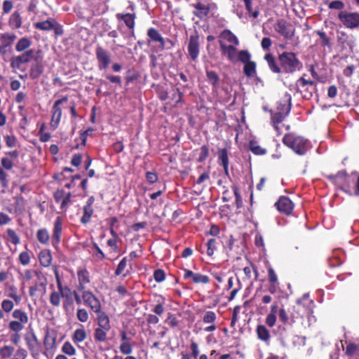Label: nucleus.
<instances>
[{
    "mask_svg": "<svg viewBox=\"0 0 359 359\" xmlns=\"http://www.w3.org/2000/svg\"><path fill=\"white\" fill-rule=\"evenodd\" d=\"M44 72L43 55L41 49L36 50V55L32 62L28 73L20 74L19 77L22 79L29 78L31 79H38Z\"/></svg>",
    "mask_w": 359,
    "mask_h": 359,
    "instance_id": "8",
    "label": "nucleus"
},
{
    "mask_svg": "<svg viewBox=\"0 0 359 359\" xmlns=\"http://www.w3.org/2000/svg\"><path fill=\"white\" fill-rule=\"evenodd\" d=\"M53 197L55 202L60 205L62 211H66L68 209L72 197L70 191L66 192L65 190L58 189L54 192Z\"/></svg>",
    "mask_w": 359,
    "mask_h": 359,
    "instance_id": "19",
    "label": "nucleus"
},
{
    "mask_svg": "<svg viewBox=\"0 0 359 359\" xmlns=\"http://www.w3.org/2000/svg\"><path fill=\"white\" fill-rule=\"evenodd\" d=\"M76 318L79 321L86 323L89 319V313L86 309L83 308H79L76 310Z\"/></svg>",
    "mask_w": 359,
    "mask_h": 359,
    "instance_id": "61",
    "label": "nucleus"
},
{
    "mask_svg": "<svg viewBox=\"0 0 359 359\" xmlns=\"http://www.w3.org/2000/svg\"><path fill=\"white\" fill-rule=\"evenodd\" d=\"M217 163L224 168L226 176L229 177V152L226 148L217 149Z\"/></svg>",
    "mask_w": 359,
    "mask_h": 359,
    "instance_id": "24",
    "label": "nucleus"
},
{
    "mask_svg": "<svg viewBox=\"0 0 359 359\" xmlns=\"http://www.w3.org/2000/svg\"><path fill=\"white\" fill-rule=\"evenodd\" d=\"M221 53L226 55L227 59L231 62H236L237 59L238 50L235 45H226L225 42L219 41Z\"/></svg>",
    "mask_w": 359,
    "mask_h": 359,
    "instance_id": "25",
    "label": "nucleus"
},
{
    "mask_svg": "<svg viewBox=\"0 0 359 359\" xmlns=\"http://www.w3.org/2000/svg\"><path fill=\"white\" fill-rule=\"evenodd\" d=\"M282 142L298 155H305L309 149V140L294 133L285 134Z\"/></svg>",
    "mask_w": 359,
    "mask_h": 359,
    "instance_id": "5",
    "label": "nucleus"
},
{
    "mask_svg": "<svg viewBox=\"0 0 359 359\" xmlns=\"http://www.w3.org/2000/svg\"><path fill=\"white\" fill-rule=\"evenodd\" d=\"M127 266V257H125L121 259L115 271L116 276H121L126 277L128 272H125Z\"/></svg>",
    "mask_w": 359,
    "mask_h": 359,
    "instance_id": "54",
    "label": "nucleus"
},
{
    "mask_svg": "<svg viewBox=\"0 0 359 359\" xmlns=\"http://www.w3.org/2000/svg\"><path fill=\"white\" fill-rule=\"evenodd\" d=\"M296 302L299 305L305 317H309L312 314L314 302L310 299L309 294H303L301 298L296 300Z\"/></svg>",
    "mask_w": 359,
    "mask_h": 359,
    "instance_id": "21",
    "label": "nucleus"
},
{
    "mask_svg": "<svg viewBox=\"0 0 359 359\" xmlns=\"http://www.w3.org/2000/svg\"><path fill=\"white\" fill-rule=\"evenodd\" d=\"M95 56L97 62V68L100 70L108 69L111 63V55L109 51L101 45H97L95 47Z\"/></svg>",
    "mask_w": 359,
    "mask_h": 359,
    "instance_id": "12",
    "label": "nucleus"
},
{
    "mask_svg": "<svg viewBox=\"0 0 359 359\" xmlns=\"http://www.w3.org/2000/svg\"><path fill=\"white\" fill-rule=\"evenodd\" d=\"M25 341L30 352L34 351L39 344L37 336L34 331H31L25 334Z\"/></svg>",
    "mask_w": 359,
    "mask_h": 359,
    "instance_id": "32",
    "label": "nucleus"
},
{
    "mask_svg": "<svg viewBox=\"0 0 359 359\" xmlns=\"http://www.w3.org/2000/svg\"><path fill=\"white\" fill-rule=\"evenodd\" d=\"M83 211V213L80 219V222L83 224H87L90 222L93 214V208H89V206L84 205Z\"/></svg>",
    "mask_w": 359,
    "mask_h": 359,
    "instance_id": "49",
    "label": "nucleus"
},
{
    "mask_svg": "<svg viewBox=\"0 0 359 359\" xmlns=\"http://www.w3.org/2000/svg\"><path fill=\"white\" fill-rule=\"evenodd\" d=\"M56 280L57 290H53L49 295V302L53 307H59L61 299H63L62 308L65 313L74 312V305L73 299V290L69 285L63 284L59 271L56 266L53 268Z\"/></svg>",
    "mask_w": 359,
    "mask_h": 359,
    "instance_id": "2",
    "label": "nucleus"
},
{
    "mask_svg": "<svg viewBox=\"0 0 359 359\" xmlns=\"http://www.w3.org/2000/svg\"><path fill=\"white\" fill-rule=\"evenodd\" d=\"M68 99L69 97L67 96H64L53 103L52 108V117L50 122V127L53 130L57 128V126H59L61 121V116L62 114L61 104L67 102Z\"/></svg>",
    "mask_w": 359,
    "mask_h": 359,
    "instance_id": "14",
    "label": "nucleus"
},
{
    "mask_svg": "<svg viewBox=\"0 0 359 359\" xmlns=\"http://www.w3.org/2000/svg\"><path fill=\"white\" fill-rule=\"evenodd\" d=\"M17 36L15 33L5 32L0 35V54L5 55L8 47L13 45Z\"/></svg>",
    "mask_w": 359,
    "mask_h": 359,
    "instance_id": "23",
    "label": "nucleus"
},
{
    "mask_svg": "<svg viewBox=\"0 0 359 359\" xmlns=\"http://www.w3.org/2000/svg\"><path fill=\"white\" fill-rule=\"evenodd\" d=\"M78 280L77 290L80 293L86 290L87 285L90 283V275L88 270L85 267H79L76 270Z\"/></svg>",
    "mask_w": 359,
    "mask_h": 359,
    "instance_id": "18",
    "label": "nucleus"
},
{
    "mask_svg": "<svg viewBox=\"0 0 359 359\" xmlns=\"http://www.w3.org/2000/svg\"><path fill=\"white\" fill-rule=\"evenodd\" d=\"M40 265L44 267H48L51 265L53 255L50 250H41L38 255Z\"/></svg>",
    "mask_w": 359,
    "mask_h": 359,
    "instance_id": "33",
    "label": "nucleus"
},
{
    "mask_svg": "<svg viewBox=\"0 0 359 359\" xmlns=\"http://www.w3.org/2000/svg\"><path fill=\"white\" fill-rule=\"evenodd\" d=\"M37 280L32 285L29 286V295L34 298L39 292L45 294L47 285V279L41 271L36 272Z\"/></svg>",
    "mask_w": 359,
    "mask_h": 359,
    "instance_id": "16",
    "label": "nucleus"
},
{
    "mask_svg": "<svg viewBox=\"0 0 359 359\" xmlns=\"http://www.w3.org/2000/svg\"><path fill=\"white\" fill-rule=\"evenodd\" d=\"M40 271L39 270H32V269H25L24 271L20 273L21 280L22 284H25L26 282H28L33 279L34 276H36V272Z\"/></svg>",
    "mask_w": 359,
    "mask_h": 359,
    "instance_id": "53",
    "label": "nucleus"
},
{
    "mask_svg": "<svg viewBox=\"0 0 359 359\" xmlns=\"http://www.w3.org/2000/svg\"><path fill=\"white\" fill-rule=\"evenodd\" d=\"M291 313L292 324L299 321V320L303 319L305 317L299 307V305L297 302L296 304L293 306Z\"/></svg>",
    "mask_w": 359,
    "mask_h": 359,
    "instance_id": "48",
    "label": "nucleus"
},
{
    "mask_svg": "<svg viewBox=\"0 0 359 359\" xmlns=\"http://www.w3.org/2000/svg\"><path fill=\"white\" fill-rule=\"evenodd\" d=\"M274 29L285 39H292L295 33V28L293 25L285 20H278L274 25Z\"/></svg>",
    "mask_w": 359,
    "mask_h": 359,
    "instance_id": "17",
    "label": "nucleus"
},
{
    "mask_svg": "<svg viewBox=\"0 0 359 359\" xmlns=\"http://www.w3.org/2000/svg\"><path fill=\"white\" fill-rule=\"evenodd\" d=\"M87 337L86 332L83 327L77 328L73 334V341L75 342H81L85 341Z\"/></svg>",
    "mask_w": 359,
    "mask_h": 359,
    "instance_id": "56",
    "label": "nucleus"
},
{
    "mask_svg": "<svg viewBox=\"0 0 359 359\" xmlns=\"http://www.w3.org/2000/svg\"><path fill=\"white\" fill-rule=\"evenodd\" d=\"M164 304V300L162 302L157 301V304L154 305L152 309L155 314L149 313L147 318V322L149 324H157L159 322L158 316H161L165 312Z\"/></svg>",
    "mask_w": 359,
    "mask_h": 359,
    "instance_id": "26",
    "label": "nucleus"
},
{
    "mask_svg": "<svg viewBox=\"0 0 359 359\" xmlns=\"http://www.w3.org/2000/svg\"><path fill=\"white\" fill-rule=\"evenodd\" d=\"M4 239L14 245L20 243V238L17 234L15 230L13 229L8 228L6 229V233L4 235Z\"/></svg>",
    "mask_w": 359,
    "mask_h": 359,
    "instance_id": "42",
    "label": "nucleus"
},
{
    "mask_svg": "<svg viewBox=\"0 0 359 359\" xmlns=\"http://www.w3.org/2000/svg\"><path fill=\"white\" fill-rule=\"evenodd\" d=\"M1 308L2 311L5 313H10L11 311H13L14 308V301L8 299H4L1 302Z\"/></svg>",
    "mask_w": 359,
    "mask_h": 359,
    "instance_id": "59",
    "label": "nucleus"
},
{
    "mask_svg": "<svg viewBox=\"0 0 359 359\" xmlns=\"http://www.w3.org/2000/svg\"><path fill=\"white\" fill-rule=\"evenodd\" d=\"M0 185L4 189L9 187V174L3 168H0Z\"/></svg>",
    "mask_w": 359,
    "mask_h": 359,
    "instance_id": "57",
    "label": "nucleus"
},
{
    "mask_svg": "<svg viewBox=\"0 0 359 359\" xmlns=\"http://www.w3.org/2000/svg\"><path fill=\"white\" fill-rule=\"evenodd\" d=\"M217 239L216 238H210L208 240V241L205 243V245L207 247V255L209 257H211L213 255L215 250L217 249Z\"/></svg>",
    "mask_w": 359,
    "mask_h": 359,
    "instance_id": "60",
    "label": "nucleus"
},
{
    "mask_svg": "<svg viewBox=\"0 0 359 359\" xmlns=\"http://www.w3.org/2000/svg\"><path fill=\"white\" fill-rule=\"evenodd\" d=\"M278 317L283 324L290 325V326L292 325V313H290V316H288L284 308H280L279 309Z\"/></svg>",
    "mask_w": 359,
    "mask_h": 359,
    "instance_id": "50",
    "label": "nucleus"
},
{
    "mask_svg": "<svg viewBox=\"0 0 359 359\" xmlns=\"http://www.w3.org/2000/svg\"><path fill=\"white\" fill-rule=\"evenodd\" d=\"M317 36H319V41H317V42H319L320 46L322 47H328L331 48L332 44V40L330 36L326 34V32L323 30H316L314 32Z\"/></svg>",
    "mask_w": 359,
    "mask_h": 359,
    "instance_id": "40",
    "label": "nucleus"
},
{
    "mask_svg": "<svg viewBox=\"0 0 359 359\" xmlns=\"http://www.w3.org/2000/svg\"><path fill=\"white\" fill-rule=\"evenodd\" d=\"M276 109L280 113L281 115L284 118L288 116L290 110H291V100L288 99V101L280 102L278 103V106L276 107Z\"/></svg>",
    "mask_w": 359,
    "mask_h": 359,
    "instance_id": "45",
    "label": "nucleus"
},
{
    "mask_svg": "<svg viewBox=\"0 0 359 359\" xmlns=\"http://www.w3.org/2000/svg\"><path fill=\"white\" fill-rule=\"evenodd\" d=\"M192 7L196 8V10L192 12L193 15L200 19H205L207 18L211 9L210 6H205V4L201 2L193 4Z\"/></svg>",
    "mask_w": 359,
    "mask_h": 359,
    "instance_id": "29",
    "label": "nucleus"
},
{
    "mask_svg": "<svg viewBox=\"0 0 359 359\" xmlns=\"http://www.w3.org/2000/svg\"><path fill=\"white\" fill-rule=\"evenodd\" d=\"M36 55V50L29 49L22 52L20 55H13L10 59V67L14 72L19 70L25 73L27 71L26 65L32 63Z\"/></svg>",
    "mask_w": 359,
    "mask_h": 359,
    "instance_id": "6",
    "label": "nucleus"
},
{
    "mask_svg": "<svg viewBox=\"0 0 359 359\" xmlns=\"http://www.w3.org/2000/svg\"><path fill=\"white\" fill-rule=\"evenodd\" d=\"M18 261L22 266H28L31 261L29 253L26 251L21 252L18 256Z\"/></svg>",
    "mask_w": 359,
    "mask_h": 359,
    "instance_id": "63",
    "label": "nucleus"
},
{
    "mask_svg": "<svg viewBox=\"0 0 359 359\" xmlns=\"http://www.w3.org/2000/svg\"><path fill=\"white\" fill-rule=\"evenodd\" d=\"M288 88L291 91L301 93L304 99L309 100L316 89V83L313 80L306 79L302 76L298 79L294 84H290Z\"/></svg>",
    "mask_w": 359,
    "mask_h": 359,
    "instance_id": "7",
    "label": "nucleus"
},
{
    "mask_svg": "<svg viewBox=\"0 0 359 359\" xmlns=\"http://www.w3.org/2000/svg\"><path fill=\"white\" fill-rule=\"evenodd\" d=\"M187 49L188 59L191 61H196L198 58L201 50L200 36L197 32L189 37Z\"/></svg>",
    "mask_w": 359,
    "mask_h": 359,
    "instance_id": "13",
    "label": "nucleus"
},
{
    "mask_svg": "<svg viewBox=\"0 0 359 359\" xmlns=\"http://www.w3.org/2000/svg\"><path fill=\"white\" fill-rule=\"evenodd\" d=\"M271 123L273 126V128L277 131L278 134L280 133V128L279 127V123L283 121L284 117L281 115L280 112L276 111H271Z\"/></svg>",
    "mask_w": 359,
    "mask_h": 359,
    "instance_id": "38",
    "label": "nucleus"
},
{
    "mask_svg": "<svg viewBox=\"0 0 359 359\" xmlns=\"http://www.w3.org/2000/svg\"><path fill=\"white\" fill-rule=\"evenodd\" d=\"M192 279L194 284H208L210 279L208 276L201 273H195L193 271L184 269V280Z\"/></svg>",
    "mask_w": 359,
    "mask_h": 359,
    "instance_id": "27",
    "label": "nucleus"
},
{
    "mask_svg": "<svg viewBox=\"0 0 359 359\" xmlns=\"http://www.w3.org/2000/svg\"><path fill=\"white\" fill-rule=\"evenodd\" d=\"M13 204L11 209L9 210L10 213H14L17 215H20L24 212L25 210V204L26 201L25 198H23L22 196H16L13 197Z\"/></svg>",
    "mask_w": 359,
    "mask_h": 359,
    "instance_id": "30",
    "label": "nucleus"
},
{
    "mask_svg": "<svg viewBox=\"0 0 359 359\" xmlns=\"http://www.w3.org/2000/svg\"><path fill=\"white\" fill-rule=\"evenodd\" d=\"M219 37L222 38L223 40L232 43L233 45H239V40L238 39V38L236 36L235 34H233V33L229 29H224V31L221 32Z\"/></svg>",
    "mask_w": 359,
    "mask_h": 359,
    "instance_id": "44",
    "label": "nucleus"
},
{
    "mask_svg": "<svg viewBox=\"0 0 359 359\" xmlns=\"http://www.w3.org/2000/svg\"><path fill=\"white\" fill-rule=\"evenodd\" d=\"M121 353L124 355H130L133 351V345L130 344V338L126 331H121V345L119 346Z\"/></svg>",
    "mask_w": 359,
    "mask_h": 359,
    "instance_id": "31",
    "label": "nucleus"
},
{
    "mask_svg": "<svg viewBox=\"0 0 359 359\" xmlns=\"http://www.w3.org/2000/svg\"><path fill=\"white\" fill-rule=\"evenodd\" d=\"M264 59L266 61L269 68L273 73L280 74H293L303 68V64L299 60L295 52L284 51L278 56L277 63L272 53L266 54Z\"/></svg>",
    "mask_w": 359,
    "mask_h": 359,
    "instance_id": "1",
    "label": "nucleus"
},
{
    "mask_svg": "<svg viewBox=\"0 0 359 359\" xmlns=\"http://www.w3.org/2000/svg\"><path fill=\"white\" fill-rule=\"evenodd\" d=\"M53 19L50 18L45 21L35 22L34 27L39 30L50 31L53 29Z\"/></svg>",
    "mask_w": 359,
    "mask_h": 359,
    "instance_id": "46",
    "label": "nucleus"
},
{
    "mask_svg": "<svg viewBox=\"0 0 359 359\" xmlns=\"http://www.w3.org/2000/svg\"><path fill=\"white\" fill-rule=\"evenodd\" d=\"M12 318L8 324L9 339L13 345L18 346L22 340L21 332L29 323V316L25 310L15 309L13 310Z\"/></svg>",
    "mask_w": 359,
    "mask_h": 359,
    "instance_id": "3",
    "label": "nucleus"
},
{
    "mask_svg": "<svg viewBox=\"0 0 359 359\" xmlns=\"http://www.w3.org/2000/svg\"><path fill=\"white\" fill-rule=\"evenodd\" d=\"M32 45V41L27 36L21 37L15 45V50L17 52L22 53L30 49Z\"/></svg>",
    "mask_w": 359,
    "mask_h": 359,
    "instance_id": "36",
    "label": "nucleus"
},
{
    "mask_svg": "<svg viewBox=\"0 0 359 359\" xmlns=\"http://www.w3.org/2000/svg\"><path fill=\"white\" fill-rule=\"evenodd\" d=\"M22 18L20 13L18 11L13 12L8 18V26L15 30L22 26Z\"/></svg>",
    "mask_w": 359,
    "mask_h": 359,
    "instance_id": "41",
    "label": "nucleus"
},
{
    "mask_svg": "<svg viewBox=\"0 0 359 359\" xmlns=\"http://www.w3.org/2000/svg\"><path fill=\"white\" fill-rule=\"evenodd\" d=\"M147 36L149 38L148 42H156L158 45L156 47L157 51H163L165 49V41L164 37L158 32L156 28L149 27L147 31Z\"/></svg>",
    "mask_w": 359,
    "mask_h": 359,
    "instance_id": "22",
    "label": "nucleus"
},
{
    "mask_svg": "<svg viewBox=\"0 0 359 359\" xmlns=\"http://www.w3.org/2000/svg\"><path fill=\"white\" fill-rule=\"evenodd\" d=\"M275 206L280 213L290 215L294 209V205L288 196H281L276 202Z\"/></svg>",
    "mask_w": 359,
    "mask_h": 359,
    "instance_id": "20",
    "label": "nucleus"
},
{
    "mask_svg": "<svg viewBox=\"0 0 359 359\" xmlns=\"http://www.w3.org/2000/svg\"><path fill=\"white\" fill-rule=\"evenodd\" d=\"M268 281L270 283V292L275 293L276 290V286L278 285V280L277 274L272 266L268 267Z\"/></svg>",
    "mask_w": 359,
    "mask_h": 359,
    "instance_id": "35",
    "label": "nucleus"
},
{
    "mask_svg": "<svg viewBox=\"0 0 359 359\" xmlns=\"http://www.w3.org/2000/svg\"><path fill=\"white\" fill-rule=\"evenodd\" d=\"M244 271V280H252L253 275L255 276V280H257L258 276V271L257 266H255L252 262L250 263L249 266H246L243 269Z\"/></svg>",
    "mask_w": 359,
    "mask_h": 359,
    "instance_id": "37",
    "label": "nucleus"
},
{
    "mask_svg": "<svg viewBox=\"0 0 359 359\" xmlns=\"http://www.w3.org/2000/svg\"><path fill=\"white\" fill-rule=\"evenodd\" d=\"M63 229V219L61 216H57L53 222L51 243L54 248L57 249L61 242ZM36 240L42 245L50 244V232L46 228H41L36 230Z\"/></svg>",
    "mask_w": 359,
    "mask_h": 359,
    "instance_id": "4",
    "label": "nucleus"
},
{
    "mask_svg": "<svg viewBox=\"0 0 359 359\" xmlns=\"http://www.w3.org/2000/svg\"><path fill=\"white\" fill-rule=\"evenodd\" d=\"M198 152V157L196 161L198 163L205 162L209 156V146L208 144H203L200 147Z\"/></svg>",
    "mask_w": 359,
    "mask_h": 359,
    "instance_id": "52",
    "label": "nucleus"
},
{
    "mask_svg": "<svg viewBox=\"0 0 359 359\" xmlns=\"http://www.w3.org/2000/svg\"><path fill=\"white\" fill-rule=\"evenodd\" d=\"M338 18L344 27L355 29L359 27V13L340 11Z\"/></svg>",
    "mask_w": 359,
    "mask_h": 359,
    "instance_id": "15",
    "label": "nucleus"
},
{
    "mask_svg": "<svg viewBox=\"0 0 359 359\" xmlns=\"http://www.w3.org/2000/svg\"><path fill=\"white\" fill-rule=\"evenodd\" d=\"M249 146H250V149L254 154L264 155V154H266V149L262 148V147L260 145L257 144V142H253V140H252L250 142Z\"/></svg>",
    "mask_w": 359,
    "mask_h": 359,
    "instance_id": "58",
    "label": "nucleus"
},
{
    "mask_svg": "<svg viewBox=\"0 0 359 359\" xmlns=\"http://www.w3.org/2000/svg\"><path fill=\"white\" fill-rule=\"evenodd\" d=\"M243 72L245 75L248 78H252L257 74V64L255 61L248 60V62L244 65Z\"/></svg>",
    "mask_w": 359,
    "mask_h": 359,
    "instance_id": "43",
    "label": "nucleus"
},
{
    "mask_svg": "<svg viewBox=\"0 0 359 359\" xmlns=\"http://www.w3.org/2000/svg\"><path fill=\"white\" fill-rule=\"evenodd\" d=\"M81 296L84 304L89 307L92 312L95 313L97 316L104 313L102 310V303L100 300L91 290H84V292L81 293Z\"/></svg>",
    "mask_w": 359,
    "mask_h": 359,
    "instance_id": "11",
    "label": "nucleus"
},
{
    "mask_svg": "<svg viewBox=\"0 0 359 359\" xmlns=\"http://www.w3.org/2000/svg\"><path fill=\"white\" fill-rule=\"evenodd\" d=\"M326 177L336 187L344 191H347L353 182L351 177L348 175L345 170L339 171L336 174H328Z\"/></svg>",
    "mask_w": 359,
    "mask_h": 359,
    "instance_id": "10",
    "label": "nucleus"
},
{
    "mask_svg": "<svg viewBox=\"0 0 359 359\" xmlns=\"http://www.w3.org/2000/svg\"><path fill=\"white\" fill-rule=\"evenodd\" d=\"M8 296L9 298L13 299L15 304H18L22 300V296L18 294V289L15 285H11L8 288Z\"/></svg>",
    "mask_w": 359,
    "mask_h": 359,
    "instance_id": "55",
    "label": "nucleus"
},
{
    "mask_svg": "<svg viewBox=\"0 0 359 359\" xmlns=\"http://www.w3.org/2000/svg\"><path fill=\"white\" fill-rule=\"evenodd\" d=\"M202 319L204 323H214L217 320V314L215 312L210 311V310H209L205 313Z\"/></svg>",
    "mask_w": 359,
    "mask_h": 359,
    "instance_id": "64",
    "label": "nucleus"
},
{
    "mask_svg": "<svg viewBox=\"0 0 359 359\" xmlns=\"http://www.w3.org/2000/svg\"><path fill=\"white\" fill-rule=\"evenodd\" d=\"M14 347L10 345H4L0 348V358L1 359H8L13 355Z\"/></svg>",
    "mask_w": 359,
    "mask_h": 359,
    "instance_id": "51",
    "label": "nucleus"
},
{
    "mask_svg": "<svg viewBox=\"0 0 359 359\" xmlns=\"http://www.w3.org/2000/svg\"><path fill=\"white\" fill-rule=\"evenodd\" d=\"M137 16L135 13H117L116 14V18L118 21L124 22L125 25L129 29L130 31L132 32V34L134 33V28L135 26V19Z\"/></svg>",
    "mask_w": 359,
    "mask_h": 359,
    "instance_id": "28",
    "label": "nucleus"
},
{
    "mask_svg": "<svg viewBox=\"0 0 359 359\" xmlns=\"http://www.w3.org/2000/svg\"><path fill=\"white\" fill-rule=\"evenodd\" d=\"M206 77L208 83H210L212 88H217L219 86L220 78L219 74L214 70L205 69Z\"/></svg>",
    "mask_w": 359,
    "mask_h": 359,
    "instance_id": "39",
    "label": "nucleus"
},
{
    "mask_svg": "<svg viewBox=\"0 0 359 359\" xmlns=\"http://www.w3.org/2000/svg\"><path fill=\"white\" fill-rule=\"evenodd\" d=\"M250 58H251V55L248 50H241L238 51L236 60H239L240 62H241L242 63H243L245 65L247 63V62H248V60H250Z\"/></svg>",
    "mask_w": 359,
    "mask_h": 359,
    "instance_id": "62",
    "label": "nucleus"
},
{
    "mask_svg": "<svg viewBox=\"0 0 359 359\" xmlns=\"http://www.w3.org/2000/svg\"><path fill=\"white\" fill-rule=\"evenodd\" d=\"M97 327L93 333L94 340L97 342H104L107 340V332L111 328L108 314L101 313L97 316Z\"/></svg>",
    "mask_w": 359,
    "mask_h": 359,
    "instance_id": "9",
    "label": "nucleus"
},
{
    "mask_svg": "<svg viewBox=\"0 0 359 359\" xmlns=\"http://www.w3.org/2000/svg\"><path fill=\"white\" fill-rule=\"evenodd\" d=\"M256 334L260 341L269 343L271 339L270 332L263 324H258L256 327Z\"/></svg>",
    "mask_w": 359,
    "mask_h": 359,
    "instance_id": "34",
    "label": "nucleus"
},
{
    "mask_svg": "<svg viewBox=\"0 0 359 359\" xmlns=\"http://www.w3.org/2000/svg\"><path fill=\"white\" fill-rule=\"evenodd\" d=\"M345 354L349 357H355L359 359V344L350 342L346 347Z\"/></svg>",
    "mask_w": 359,
    "mask_h": 359,
    "instance_id": "47",
    "label": "nucleus"
}]
</instances>
